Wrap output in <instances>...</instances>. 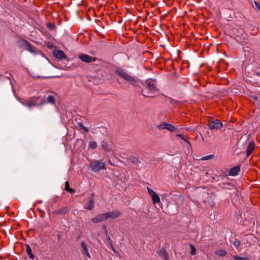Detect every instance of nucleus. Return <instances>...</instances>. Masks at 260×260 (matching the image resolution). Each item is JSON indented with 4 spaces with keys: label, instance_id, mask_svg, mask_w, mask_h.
I'll return each mask as SVG.
<instances>
[{
    "label": "nucleus",
    "instance_id": "c85d7f7f",
    "mask_svg": "<svg viewBox=\"0 0 260 260\" xmlns=\"http://www.w3.org/2000/svg\"><path fill=\"white\" fill-rule=\"evenodd\" d=\"M78 125L80 127V128L83 129L85 132L87 133L89 132L88 128L84 126L82 123L78 122Z\"/></svg>",
    "mask_w": 260,
    "mask_h": 260
},
{
    "label": "nucleus",
    "instance_id": "f3484780",
    "mask_svg": "<svg viewBox=\"0 0 260 260\" xmlns=\"http://www.w3.org/2000/svg\"><path fill=\"white\" fill-rule=\"evenodd\" d=\"M240 171V167L239 166H237L235 167H233L232 168L229 172V175L235 176L238 174V173Z\"/></svg>",
    "mask_w": 260,
    "mask_h": 260
},
{
    "label": "nucleus",
    "instance_id": "0eeeda50",
    "mask_svg": "<svg viewBox=\"0 0 260 260\" xmlns=\"http://www.w3.org/2000/svg\"><path fill=\"white\" fill-rule=\"evenodd\" d=\"M78 58L82 61L86 63L92 62L96 61L97 59L95 57H93L88 55L84 54L78 55Z\"/></svg>",
    "mask_w": 260,
    "mask_h": 260
},
{
    "label": "nucleus",
    "instance_id": "20e7f679",
    "mask_svg": "<svg viewBox=\"0 0 260 260\" xmlns=\"http://www.w3.org/2000/svg\"><path fill=\"white\" fill-rule=\"evenodd\" d=\"M90 168L94 172H98L102 169H105V164L102 161H92L90 164Z\"/></svg>",
    "mask_w": 260,
    "mask_h": 260
},
{
    "label": "nucleus",
    "instance_id": "423d86ee",
    "mask_svg": "<svg viewBox=\"0 0 260 260\" xmlns=\"http://www.w3.org/2000/svg\"><path fill=\"white\" fill-rule=\"evenodd\" d=\"M148 193L149 195L151 197L152 202L154 204H157L160 202V200L159 197L155 193V192L151 189L149 187L147 188Z\"/></svg>",
    "mask_w": 260,
    "mask_h": 260
},
{
    "label": "nucleus",
    "instance_id": "9d476101",
    "mask_svg": "<svg viewBox=\"0 0 260 260\" xmlns=\"http://www.w3.org/2000/svg\"><path fill=\"white\" fill-rule=\"evenodd\" d=\"M39 98L36 96H33L30 98V99L26 103L22 102V104L26 106L29 108H31L32 106H35L36 102L38 100Z\"/></svg>",
    "mask_w": 260,
    "mask_h": 260
},
{
    "label": "nucleus",
    "instance_id": "6ab92c4d",
    "mask_svg": "<svg viewBox=\"0 0 260 260\" xmlns=\"http://www.w3.org/2000/svg\"><path fill=\"white\" fill-rule=\"evenodd\" d=\"M26 252L30 259H33L35 257L34 254L32 252L31 249L28 244L25 245Z\"/></svg>",
    "mask_w": 260,
    "mask_h": 260
},
{
    "label": "nucleus",
    "instance_id": "4468645a",
    "mask_svg": "<svg viewBox=\"0 0 260 260\" xmlns=\"http://www.w3.org/2000/svg\"><path fill=\"white\" fill-rule=\"evenodd\" d=\"M54 56L58 59H66L67 56L64 52L60 50H55L53 52Z\"/></svg>",
    "mask_w": 260,
    "mask_h": 260
},
{
    "label": "nucleus",
    "instance_id": "a211bd4d",
    "mask_svg": "<svg viewBox=\"0 0 260 260\" xmlns=\"http://www.w3.org/2000/svg\"><path fill=\"white\" fill-rule=\"evenodd\" d=\"M158 254L160 257H163L165 260H169L168 254L165 249H160L158 251Z\"/></svg>",
    "mask_w": 260,
    "mask_h": 260
},
{
    "label": "nucleus",
    "instance_id": "4c0bfd02",
    "mask_svg": "<svg viewBox=\"0 0 260 260\" xmlns=\"http://www.w3.org/2000/svg\"><path fill=\"white\" fill-rule=\"evenodd\" d=\"M252 98H253V99L254 101H257V100H258V97H257V96H252Z\"/></svg>",
    "mask_w": 260,
    "mask_h": 260
},
{
    "label": "nucleus",
    "instance_id": "7ed1b4c3",
    "mask_svg": "<svg viewBox=\"0 0 260 260\" xmlns=\"http://www.w3.org/2000/svg\"><path fill=\"white\" fill-rule=\"evenodd\" d=\"M156 82L155 80L149 79L146 81V89L149 91L147 94H154L155 92H157V88L156 87Z\"/></svg>",
    "mask_w": 260,
    "mask_h": 260
},
{
    "label": "nucleus",
    "instance_id": "aec40b11",
    "mask_svg": "<svg viewBox=\"0 0 260 260\" xmlns=\"http://www.w3.org/2000/svg\"><path fill=\"white\" fill-rule=\"evenodd\" d=\"M68 211V207H63L59 210L54 211V213L56 214H64Z\"/></svg>",
    "mask_w": 260,
    "mask_h": 260
},
{
    "label": "nucleus",
    "instance_id": "dca6fc26",
    "mask_svg": "<svg viewBox=\"0 0 260 260\" xmlns=\"http://www.w3.org/2000/svg\"><path fill=\"white\" fill-rule=\"evenodd\" d=\"M255 144L253 142H251L249 143L246 151V156L247 157L253 152L255 149Z\"/></svg>",
    "mask_w": 260,
    "mask_h": 260
},
{
    "label": "nucleus",
    "instance_id": "ddd939ff",
    "mask_svg": "<svg viewBox=\"0 0 260 260\" xmlns=\"http://www.w3.org/2000/svg\"><path fill=\"white\" fill-rule=\"evenodd\" d=\"M94 193H91L90 196L88 198V201L87 204V206L86 207V209L89 210H91L94 207V199H93Z\"/></svg>",
    "mask_w": 260,
    "mask_h": 260
},
{
    "label": "nucleus",
    "instance_id": "f257e3e1",
    "mask_svg": "<svg viewBox=\"0 0 260 260\" xmlns=\"http://www.w3.org/2000/svg\"><path fill=\"white\" fill-rule=\"evenodd\" d=\"M115 73L118 77L123 79L131 84H135L137 82V79L134 76L126 72L124 70L119 68L115 71Z\"/></svg>",
    "mask_w": 260,
    "mask_h": 260
},
{
    "label": "nucleus",
    "instance_id": "f8f14e48",
    "mask_svg": "<svg viewBox=\"0 0 260 260\" xmlns=\"http://www.w3.org/2000/svg\"><path fill=\"white\" fill-rule=\"evenodd\" d=\"M106 217L105 213L97 215L95 217L91 219V221L94 223H98L101 222L105 220H106Z\"/></svg>",
    "mask_w": 260,
    "mask_h": 260
},
{
    "label": "nucleus",
    "instance_id": "39448f33",
    "mask_svg": "<svg viewBox=\"0 0 260 260\" xmlns=\"http://www.w3.org/2000/svg\"><path fill=\"white\" fill-rule=\"evenodd\" d=\"M208 126L211 129H218L221 128L223 125L219 120L212 118L209 121Z\"/></svg>",
    "mask_w": 260,
    "mask_h": 260
},
{
    "label": "nucleus",
    "instance_id": "4be33fe9",
    "mask_svg": "<svg viewBox=\"0 0 260 260\" xmlns=\"http://www.w3.org/2000/svg\"><path fill=\"white\" fill-rule=\"evenodd\" d=\"M215 254L219 256H224L227 254V252L223 249H219L215 252Z\"/></svg>",
    "mask_w": 260,
    "mask_h": 260
},
{
    "label": "nucleus",
    "instance_id": "a878e982",
    "mask_svg": "<svg viewBox=\"0 0 260 260\" xmlns=\"http://www.w3.org/2000/svg\"><path fill=\"white\" fill-rule=\"evenodd\" d=\"M166 129L170 132H174L176 130V128L174 125L169 123H167V125Z\"/></svg>",
    "mask_w": 260,
    "mask_h": 260
},
{
    "label": "nucleus",
    "instance_id": "412c9836",
    "mask_svg": "<svg viewBox=\"0 0 260 260\" xmlns=\"http://www.w3.org/2000/svg\"><path fill=\"white\" fill-rule=\"evenodd\" d=\"M129 160L135 164H138L141 163V160L139 158L135 156H133L129 158Z\"/></svg>",
    "mask_w": 260,
    "mask_h": 260
},
{
    "label": "nucleus",
    "instance_id": "2eb2a0df",
    "mask_svg": "<svg viewBox=\"0 0 260 260\" xmlns=\"http://www.w3.org/2000/svg\"><path fill=\"white\" fill-rule=\"evenodd\" d=\"M102 147L105 152H113V149L112 145L105 141H102L101 143Z\"/></svg>",
    "mask_w": 260,
    "mask_h": 260
},
{
    "label": "nucleus",
    "instance_id": "5701e85b",
    "mask_svg": "<svg viewBox=\"0 0 260 260\" xmlns=\"http://www.w3.org/2000/svg\"><path fill=\"white\" fill-rule=\"evenodd\" d=\"M97 147V143L95 141H91L88 145V149H95Z\"/></svg>",
    "mask_w": 260,
    "mask_h": 260
},
{
    "label": "nucleus",
    "instance_id": "e433bc0d",
    "mask_svg": "<svg viewBox=\"0 0 260 260\" xmlns=\"http://www.w3.org/2000/svg\"><path fill=\"white\" fill-rule=\"evenodd\" d=\"M178 136L180 138H181L182 140H184V141H186L184 139V136L183 135H181V134H179V135H178Z\"/></svg>",
    "mask_w": 260,
    "mask_h": 260
},
{
    "label": "nucleus",
    "instance_id": "6e6552de",
    "mask_svg": "<svg viewBox=\"0 0 260 260\" xmlns=\"http://www.w3.org/2000/svg\"><path fill=\"white\" fill-rule=\"evenodd\" d=\"M22 45L25 47V49L33 53H37V51L35 46L32 45L28 41L23 40L22 41Z\"/></svg>",
    "mask_w": 260,
    "mask_h": 260
},
{
    "label": "nucleus",
    "instance_id": "1a4fd4ad",
    "mask_svg": "<svg viewBox=\"0 0 260 260\" xmlns=\"http://www.w3.org/2000/svg\"><path fill=\"white\" fill-rule=\"evenodd\" d=\"M80 245L82 248V253L85 254L87 257L90 258L91 256L88 251V247L87 244L84 241H81Z\"/></svg>",
    "mask_w": 260,
    "mask_h": 260
},
{
    "label": "nucleus",
    "instance_id": "f704fd0d",
    "mask_svg": "<svg viewBox=\"0 0 260 260\" xmlns=\"http://www.w3.org/2000/svg\"><path fill=\"white\" fill-rule=\"evenodd\" d=\"M254 3L255 5V7L260 12V5L255 1H254Z\"/></svg>",
    "mask_w": 260,
    "mask_h": 260
},
{
    "label": "nucleus",
    "instance_id": "b1692460",
    "mask_svg": "<svg viewBox=\"0 0 260 260\" xmlns=\"http://www.w3.org/2000/svg\"><path fill=\"white\" fill-rule=\"evenodd\" d=\"M65 189L66 190L71 192V193H74L75 192V190H74L72 188H71L69 186V183L68 181H67L65 184Z\"/></svg>",
    "mask_w": 260,
    "mask_h": 260
},
{
    "label": "nucleus",
    "instance_id": "393cba45",
    "mask_svg": "<svg viewBox=\"0 0 260 260\" xmlns=\"http://www.w3.org/2000/svg\"><path fill=\"white\" fill-rule=\"evenodd\" d=\"M47 101L48 103H50L52 104H54L55 98L53 95H49L48 96V97L47 98Z\"/></svg>",
    "mask_w": 260,
    "mask_h": 260
},
{
    "label": "nucleus",
    "instance_id": "7c9ffc66",
    "mask_svg": "<svg viewBox=\"0 0 260 260\" xmlns=\"http://www.w3.org/2000/svg\"><path fill=\"white\" fill-rule=\"evenodd\" d=\"M234 258L235 260H249V259L248 257H241L239 256H235L234 257Z\"/></svg>",
    "mask_w": 260,
    "mask_h": 260
},
{
    "label": "nucleus",
    "instance_id": "bb28decb",
    "mask_svg": "<svg viewBox=\"0 0 260 260\" xmlns=\"http://www.w3.org/2000/svg\"><path fill=\"white\" fill-rule=\"evenodd\" d=\"M167 123H166V122H161L160 123L158 126H157V128L158 129H166V127H167Z\"/></svg>",
    "mask_w": 260,
    "mask_h": 260
},
{
    "label": "nucleus",
    "instance_id": "9b49d317",
    "mask_svg": "<svg viewBox=\"0 0 260 260\" xmlns=\"http://www.w3.org/2000/svg\"><path fill=\"white\" fill-rule=\"evenodd\" d=\"M106 217V219H108L109 218L111 219H115L120 215V213L119 211H112L105 213Z\"/></svg>",
    "mask_w": 260,
    "mask_h": 260
},
{
    "label": "nucleus",
    "instance_id": "2f4dec72",
    "mask_svg": "<svg viewBox=\"0 0 260 260\" xmlns=\"http://www.w3.org/2000/svg\"><path fill=\"white\" fill-rule=\"evenodd\" d=\"M213 157V155H207V156L203 157L201 158V160H208V159H211Z\"/></svg>",
    "mask_w": 260,
    "mask_h": 260
},
{
    "label": "nucleus",
    "instance_id": "cd10ccee",
    "mask_svg": "<svg viewBox=\"0 0 260 260\" xmlns=\"http://www.w3.org/2000/svg\"><path fill=\"white\" fill-rule=\"evenodd\" d=\"M106 236H107V241H108V243L110 245V246L112 248L113 251H115V250L113 248V245L112 241L111 239V238H110V236H109V235L107 234V232L106 233Z\"/></svg>",
    "mask_w": 260,
    "mask_h": 260
},
{
    "label": "nucleus",
    "instance_id": "c756f323",
    "mask_svg": "<svg viewBox=\"0 0 260 260\" xmlns=\"http://www.w3.org/2000/svg\"><path fill=\"white\" fill-rule=\"evenodd\" d=\"M190 254L191 255H194L196 254V249L192 245H190Z\"/></svg>",
    "mask_w": 260,
    "mask_h": 260
},
{
    "label": "nucleus",
    "instance_id": "72a5a7b5",
    "mask_svg": "<svg viewBox=\"0 0 260 260\" xmlns=\"http://www.w3.org/2000/svg\"><path fill=\"white\" fill-rule=\"evenodd\" d=\"M233 244L236 248H238L241 244V242L239 240H236L234 242Z\"/></svg>",
    "mask_w": 260,
    "mask_h": 260
},
{
    "label": "nucleus",
    "instance_id": "f03ea898",
    "mask_svg": "<svg viewBox=\"0 0 260 260\" xmlns=\"http://www.w3.org/2000/svg\"><path fill=\"white\" fill-rule=\"evenodd\" d=\"M115 73L118 77L123 79L131 84H135L137 82V79L134 76L126 72L124 70L119 68L115 71Z\"/></svg>",
    "mask_w": 260,
    "mask_h": 260
},
{
    "label": "nucleus",
    "instance_id": "473e14b6",
    "mask_svg": "<svg viewBox=\"0 0 260 260\" xmlns=\"http://www.w3.org/2000/svg\"><path fill=\"white\" fill-rule=\"evenodd\" d=\"M47 27L51 30H53L55 28V25L54 23H49L47 24Z\"/></svg>",
    "mask_w": 260,
    "mask_h": 260
},
{
    "label": "nucleus",
    "instance_id": "c9c22d12",
    "mask_svg": "<svg viewBox=\"0 0 260 260\" xmlns=\"http://www.w3.org/2000/svg\"><path fill=\"white\" fill-rule=\"evenodd\" d=\"M145 93H146V92L144 90H142V95L143 96H145L146 97H149V98H153L154 96L153 95H147L145 94Z\"/></svg>",
    "mask_w": 260,
    "mask_h": 260
}]
</instances>
